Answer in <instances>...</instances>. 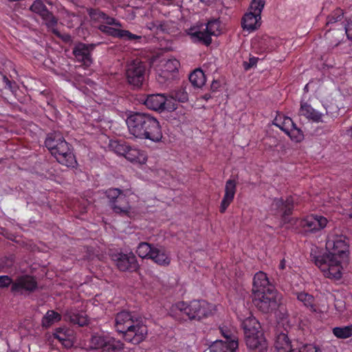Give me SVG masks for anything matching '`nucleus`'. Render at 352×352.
Wrapping results in <instances>:
<instances>
[{"label": "nucleus", "mask_w": 352, "mask_h": 352, "mask_svg": "<svg viewBox=\"0 0 352 352\" xmlns=\"http://www.w3.org/2000/svg\"><path fill=\"white\" fill-rule=\"evenodd\" d=\"M265 4V0H252L249 10L256 13L257 15H261Z\"/></svg>", "instance_id": "obj_47"}, {"label": "nucleus", "mask_w": 352, "mask_h": 352, "mask_svg": "<svg viewBox=\"0 0 352 352\" xmlns=\"http://www.w3.org/2000/svg\"><path fill=\"white\" fill-rule=\"evenodd\" d=\"M294 207V201L289 196L284 201L283 199L274 198L270 205V210L274 215L281 214L283 217L289 216L292 214Z\"/></svg>", "instance_id": "obj_16"}, {"label": "nucleus", "mask_w": 352, "mask_h": 352, "mask_svg": "<svg viewBox=\"0 0 352 352\" xmlns=\"http://www.w3.org/2000/svg\"><path fill=\"white\" fill-rule=\"evenodd\" d=\"M245 340L249 352H267V342L263 332L246 336Z\"/></svg>", "instance_id": "obj_17"}, {"label": "nucleus", "mask_w": 352, "mask_h": 352, "mask_svg": "<svg viewBox=\"0 0 352 352\" xmlns=\"http://www.w3.org/2000/svg\"><path fill=\"white\" fill-rule=\"evenodd\" d=\"M30 10L40 16L48 10L45 5L41 0L34 1L30 7Z\"/></svg>", "instance_id": "obj_44"}, {"label": "nucleus", "mask_w": 352, "mask_h": 352, "mask_svg": "<svg viewBox=\"0 0 352 352\" xmlns=\"http://www.w3.org/2000/svg\"><path fill=\"white\" fill-rule=\"evenodd\" d=\"M63 344H64L67 347H69L72 346V342L70 341V344H68V342H61Z\"/></svg>", "instance_id": "obj_61"}, {"label": "nucleus", "mask_w": 352, "mask_h": 352, "mask_svg": "<svg viewBox=\"0 0 352 352\" xmlns=\"http://www.w3.org/2000/svg\"><path fill=\"white\" fill-rule=\"evenodd\" d=\"M344 34L349 40L352 41V19L346 25H344Z\"/></svg>", "instance_id": "obj_52"}, {"label": "nucleus", "mask_w": 352, "mask_h": 352, "mask_svg": "<svg viewBox=\"0 0 352 352\" xmlns=\"http://www.w3.org/2000/svg\"><path fill=\"white\" fill-rule=\"evenodd\" d=\"M190 311L188 302L179 301L171 306L170 314L175 320H189Z\"/></svg>", "instance_id": "obj_22"}, {"label": "nucleus", "mask_w": 352, "mask_h": 352, "mask_svg": "<svg viewBox=\"0 0 352 352\" xmlns=\"http://www.w3.org/2000/svg\"><path fill=\"white\" fill-rule=\"evenodd\" d=\"M219 87H220V82H219L218 80H213L211 84L210 89L212 91H216L219 89Z\"/></svg>", "instance_id": "obj_56"}, {"label": "nucleus", "mask_w": 352, "mask_h": 352, "mask_svg": "<svg viewBox=\"0 0 352 352\" xmlns=\"http://www.w3.org/2000/svg\"><path fill=\"white\" fill-rule=\"evenodd\" d=\"M45 146L56 162L67 168H75L78 163L72 146L69 144L58 131L47 134Z\"/></svg>", "instance_id": "obj_3"}, {"label": "nucleus", "mask_w": 352, "mask_h": 352, "mask_svg": "<svg viewBox=\"0 0 352 352\" xmlns=\"http://www.w3.org/2000/svg\"><path fill=\"white\" fill-rule=\"evenodd\" d=\"M149 259L158 265L164 267L168 266L171 261V258L166 250L157 246H155Z\"/></svg>", "instance_id": "obj_26"}, {"label": "nucleus", "mask_w": 352, "mask_h": 352, "mask_svg": "<svg viewBox=\"0 0 352 352\" xmlns=\"http://www.w3.org/2000/svg\"><path fill=\"white\" fill-rule=\"evenodd\" d=\"M297 298L298 300L302 302L305 307L309 308L311 311L316 313L320 312V310L316 307L314 303L315 299L312 295L301 292L298 294Z\"/></svg>", "instance_id": "obj_36"}, {"label": "nucleus", "mask_w": 352, "mask_h": 352, "mask_svg": "<svg viewBox=\"0 0 352 352\" xmlns=\"http://www.w3.org/2000/svg\"><path fill=\"white\" fill-rule=\"evenodd\" d=\"M211 98L210 94H206L204 96H203V98L206 100H209Z\"/></svg>", "instance_id": "obj_60"}, {"label": "nucleus", "mask_w": 352, "mask_h": 352, "mask_svg": "<svg viewBox=\"0 0 352 352\" xmlns=\"http://www.w3.org/2000/svg\"><path fill=\"white\" fill-rule=\"evenodd\" d=\"M144 104L151 110L163 111L168 110L169 111H174L177 109L176 104H171V101L168 100L163 94H151L146 97Z\"/></svg>", "instance_id": "obj_11"}, {"label": "nucleus", "mask_w": 352, "mask_h": 352, "mask_svg": "<svg viewBox=\"0 0 352 352\" xmlns=\"http://www.w3.org/2000/svg\"><path fill=\"white\" fill-rule=\"evenodd\" d=\"M253 302L260 311L271 314L279 307L280 296L274 287H269L266 292L254 295Z\"/></svg>", "instance_id": "obj_5"}, {"label": "nucleus", "mask_w": 352, "mask_h": 352, "mask_svg": "<svg viewBox=\"0 0 352 352\" xmlns=\"http://www.w3.org/2000/svg\"><path fill=\"white\" fill-rule=\"evenodd\" d=\"M146 64L136 58L128 62L125 68V77L129 85L133 88L142 87L146 77Z\"/></svg>", "instance_id": "obj_7"}, {"label": "nucleus", "mask_w": 352, "mask_h": 352, "mask_svg": "<svg viewBox=\"0 0 352 352\" xmlns=\"http://www.w3.org/2000/svg\"><path fill=\"white\" fill-rule=\"evenodd\" d=\"M344 26L333 27L327 29L324 38L327 44L328 50L333 51L344 38Z\"/></svg>", "instance_id": "obj_18"}, {"label": "nucleus", "mask_w": 352, "mask_h": 352, "mask_svg": "<svg viewBox=\"0 0 352 352\" xmlns=\"http://www.w3.org/2000/svg\"><path fill=\"white\" fill-rule=\"evenodd\" d=\"M109 203L113 211L123 216H129L131 206L129 201L127 191L119 188H109L105 191Z\"/></svg>", "instance_id": "obj_6"}, {"label": "nucleus", "mask_w": 352, "mask_h": 352, "mask_svg": "<svg viewBox=\"0 0 352 352\" xmlns=\"http://www.w3.org/2000/svg\"><path fill=\"white\" fill-rule=\"evenodd\" d=\"M65 320L68 321L79 327H84L88 324L89 320L87 314L74 309H67L65 314Z\"/></svg>", "instance_id": "obj_24"}, {"label": "nucleus", "mask_w": 352, "mask_h": 352, "mask_svg": "<svg viewBox=\"0 0 352 352\" xmlns=\"http://www.w3.org/2000/svg\"><path fill=\"white\" fill-rule=\"evenodd\" d=\"M3 80L6 83V86L8 87V88L11 89H12V82H11V80H10L6 76H3Z\"/></svg>", "instance_id": "obj_57"}, {"label": "nucleus", "mask_w": 352, "mask_h": 352, "mask_svg": "<svg viewBox=\"0 0 352 352\" xmlns=\"http://www.w3.org/2000/svg\"><path fill=\"white\" fill-rule=\"evenodd\" d=\"M112 261L120 271L133 272L139 269V263L132 252H116L111 255Z\"/></svg>", "instance_id": "obj_9"}, {"label": "nucleus", "mask_w": 352, "mask_h": 352, "mask_svg": "<svg viewBox=\"0 0 352 352\" xmlns=\"http://www.w3.org/2000/svg\"><path fill=\"white\" fill-rule=\"evenodd\" d=\"M189 304V320H200L212 313V306L204 300H193Z\"/></svg>", "instance_id": "obj_13"}, {"label": "nucleus", "mask_w": 352, "mask_h": 352, "mask_svg": "<svg viewBox=\"0 0 352 352\" xmlns=\"http://www.w3.org/2000/svg\"><path fill=\"white\" fill-rule=\"evenodd\" d=\"M156 30L167 32V23L166 21H156Z\"/></svg>", "instance_id": "obj_55"}, {"label": "nucleus", "mask_w": 352, "mask_h": 352, "mask_svg": "<svg viewBox=\"0 0 352 352\" xmlns=\"http://www.w3.org/2000/svg\"><path fill=\"white\" fill-rule=\"evenodd\" d=\"M294 344L288 337L287 332L276 333L274 347L277 352H294Z\"/></svg>", "instance_id": "obj_21"}, {"label": "nucleus", "mask_w": 352, "mask_h": 352, "mask_svg": "<svg viewBox=\"0 0 352 352\" xmlns=\"http://www.w3.org/2000/svg\"><path fill=\"white\" fill-rule=\"evenodd\" d=\"M41 19L44 21L46 27L51 30L53 34H54L57 36H60V32L56 28L58 24V19L53 14L52 12L49 10L43 14V15L41 16Z\"/></svg>", "instance_id": "obj_32"}, {"label": "nucleus", "mask_w": 352, "mask_h": 352, "mask_svg": "<svg viewBox=\"0 0 352 352\" xmlns=\"http://www.w3.org/2000/svg\"><path fill=\"white\" fill-rule=\"evenodd\" d=\"M96 46V45L93 43H77L73 48V54L74 55L76 61L86 67L90 66L93 62L91 52L94 51Z\"/></svg>", "instance_id": "obj_15"}, {"label": "nucleus", "mask_w": 352, "mask_h": 352, "mask_svg": "<svg viewBox=\"0 0 352 352\" xmlns=\"http://www.w3.org/2000/svg\"><path fill=\"white\" fill-rule=\"evenodd\" d=\"M179 63L176 59H169L163 65L160 76L168 78L169 74L177 71Z\"/></svg>", "instance_id": "obj_37"}, {"label": "nucleus", "mask_w": 352, "mask_h": 352, "mask_svg": "<svg viewBox=\"0 0 352 352\" xmlns=\"http://www.w3.org/2000/svg\"><path fill=\"white\" fill-rule=\"evenodd\" d=\"M210 352H235L237 349H232L222 340H216L210 346Z\"/></svg>", "instance_id": "obj_40"}, {"label": "nucleus", "mask_w": 352, "mask_h": 352, "mask_svg": "<svg viewBox=\"0 0 352 352\" xmlns=\"http://www.w3.org/2000/svg\"><path fill=\"white\" fill-rule=\"evenodd\" d=\"M37 288V282L34 277L30 275L18 276L13 282L10 292L14 295H23L34 292Z\"/></svg>", "instance_id": "obj_10"}, {"label": "nucleus", "mask_w": 352, "mask_h": 352, "mask_svg": "<svg viewBox=\"0 0 352 352\" xmlns=\"http://www.w3.org/2000/svg\"><path fill=\"white\" fill-rule=\"evenodd\" d=\"M287 135L291 138L292 141L296 142H300L304 139V134L302 131L296 126V124L294 123V126L291 127V131Z\"/></svg>", "instance_id": "obj_43"}, {"label": "nucleus", "mask_w": 352, "mask_h": 352, "mask_svg": "<svg viewBox=\"0 0 352 352\" xmlns=\"http://www.w3.org/2000/svg\"><path fill=\"white\" fill-rule=\"evenodd\" d=\"M126 123L130 134L136 138L159 142L163 138L160 122L150 113L131 112Z\"/></svg>", "instance_id": "obj_2"}, {"label": "nucleus", "mask_w": 352, "mask_h": 352, "mask_svg": "<svg viewBox=\"0 0 352 352\" xmlns=\"http://www.w3.org/2000/svg\"><path fill=\"white\" fill-rule=\"evenodd\" d=\"M300 114L314 122H322L324 114L314 109L307 103H302L300 108Z\"/></svg>", "instance_id": "obj_28"}, {"label": "nucleus", "mask_w": 352, "mask_h": 352, "mask_svg": "<svg viewBox=\"0 0 352 352\" xmlns=\"http://www.w3.org/2000/svg\"><path fill=\"white\" fill-rule=\"evenodd\" d=\"M129 144L122 140H111L109 143V148L119 155L124 156Z\"/></svg>", "instance_id": "obj_38"}, {"label": "nucleus", "mask_w": 352, "mask_h": 352, "mask_svg": "<svg viewBox=\"0 0 352 352\" xmlns=\"http://www.w3.org/2000/svg\"><path fill=\"white\" fill-rule=\"evenodd\" d=\"M12 278L8 275L0 276V288H6L12 286L13 283Z\"/></svg>", "instance_id": "obj_51"}, {"label": "nucleus", "mask_w": 352, "mask_h": 352, "mask_svg": "<svg viewBox=\"0 0 352 352\" xmlns=\"http://www.w3.org/2000/svg\"><path fill=\"white\" fill-rule=\"evenodd\" d=\"M344 16V12L340 8L334 10L327 18L326 29H331L333 27L344 26V24L341 23Z\"/></svg>", "instance_id": "obj_31"}, {"label": "nucleus", "mask_w": 352, "mask_h": 352, "mask_svg": "<svg viewBox=\"0 0 352 352\" xmlns=\"http://www.w3.org/2000/svg\"><path fill=\"white\" fill-rule=\"evenodd\" d=\"M189 80L195 87L201 88L205 85L206 79L201 69H195L189 76Z\"/></svg>", "instance_id": "obj_35"}, {"label": "nucleus", "mask_w": 352, "mask_h": 352, "mask_svg": "<svg viewBox=\"0 0 352 352\" xmlns=\"http://www.w3.org/2000/svg\"><path fill=\"white\" fill-rule=\"evenodd\" d=\"M293 120L287 116H278L274 120V124L284 131L286 134L291 131V127L294 126Z\"/></svg>", "instance_id": "obj_34"}, {"label": "nucleus", "mask_w": 352, "mask_h": 352, "mask_svg": "<svg viewBox=\"0 0 352 352\" xmlns=\"http://www.w3.org/2000/svg\"><path fill=\"white\" fill-rule=\"evenodd\" d=\"M258 58L256 57H251L249 59V62L243 63V67L245 70L250 69L253 66L256 65Z\"/></svg>", "instance_id": "obj_53"}, {"label": "nucleus", "mask_w": 352, "mask_h": 352, "mask_svg": "<svg viewBox=\"0 0 352 352\" xmlns=\"http://www.w3.org/2000/svg\"><path fill=\"white\" fill-rule=\"evenodd\" d=\"M327 222V218L323 216L311 214L300 220V226L305 232L314 233L324 228Z\"/></svg>", "instance_id": "obj_14"}, {"label": "nucleus", "mask_w": 352, "mask_h": 352, "mask_svg": "<svg viewBox=\"0 0 352 352\" xmlns=\"http://www.w3.org/2000/svg\"><path fill=\"white\" fill-rule=\"evenodd\" d=\"M147 333V327L141 320L135 318L133 327L124 333L123 338L129 343L138 344L144 340Z\"/></svg>", "instance_id": "obj_12"}, {"label": "nucleus", "mask_w": 352, "mask_h": 352, "mask_svg": "<svg viewBox=\"0 0 352 352\" xmlns=\"http://www.w3.org/2000/svg\"><path fill=\"white\" fill-rule=\"evenodd\" d=\"M204 25L194 26L188 29V34L193 42L200 43L206 46L212 43V36H217L221 34V21L219 19H210Z\"/></svg>", "instance_id": "obj_4"}, {"label": "nucleus", "mask_w": 352, "mask_h": 352, "mask_svg": "<svg viewBox=\"0 0 352 352\" xmlns=\"http://www.w3.org/2000/svg\"><path fill=\"white\" fill-rule=\"evenodd\" d=\"M219 329L221 336L226 339L224 342L231 345L232 349H238V336L236 329L230 324H226L220 325Z\"/></svg>", "instance_id": "obj_23"}, {"label": "nucleus", "mask_w": 352, "mask_h": 352, "mask_svg": "<svg viewBox=\"0 0 352 352\" xmlns=\"http://www.w3.org/2000/svg\"><path fill=\"white\" fill-rule=\"evenodd\" d=\"M261 15H257L256 13L250 11L242 19V27L249 31L255 30L261 25Z\"/></svg>", "instance_id": "obj_29"}, {"label": "nucleus", "mask_w": 352, "mask_h": 352, "mask_svg": "<svg viewBox=\"0 0 352 352\" xmlns=\"http://www.w3.org/2000/svg\"><path fill=\"white\" fill-rule=\"evenodd\" d=\"M69 332L65 328H57L54 333V337L60 342H67L70 344V340L68 339Z\"/></svg>", "instance_id": "obj_45"}, {"label": "nucleus", "mask_w": 352, "mask_h": 352, "mask_svg": "<svg viewBox=\"0 0 352 352\" xmlns=\"http://www.w3.org/2000/svg\"><path fill=\"white\" fill-rule=\"evenodd\" d=\"M285 268V260L282 259L279 264V269L280 270H284Z\"/></svg>", "instance_id": "obj_58"}, {"label": "nucleus", "mask_w": 352, "mask_h": 352, "mask_svg": "<svg viewBox=\"0 0 352 352\" xmlns=\"http://www.w3.org/2000/svg\"><path fill=\"white\" fill-rule=\"evenodd\" d=\"M89 343L91 349H102L103 352H118L124 348L122 341L110 336L94 335Z\"/></svg>", "instance_id": "obj_8"}, {"label": "nucleus", "mask_w": 352, "mask_h": 352, "mask_svg": "<svg viewBox=\"0 0 352 352\" xmlns=\"http://www.w3.org/2000/svg\"><path fill=\"white\" fill-rule=\"evenodd\" d=\"M124 157L129 161L135 163H145L146 157L143 151L141 150L128 146Z\"/></svg>", "instance_id": "obj_30"}, {"label": "nucleus", "mask_w": 352, "mask_h": 352, "mask_svg": "<svg viewBox=\"0 0 352 352\" xmlns=\"http://www.w3.org/2000/svg\"><path fill=\"white\" fill-rule=\"evenodd\" d=\"M103 21L108 25H114L116 26L121 27V23L119 21H117L113 17L109 16L107 14H105Z\"/></svg>", "instance_id": "obj_54"}, {"label": "nucleus", "mask_w": 352, "mask_h": 352, "mask_svg": "<svg viewBox=\"0 0 352 352\" xmlns=\"http://www.w3.org/2000/svg\"><path fill=\"white\" fill-rule=\"evenodd\" d=\"M241 327L244 331L245 337L248 335H254L257 332H263L260 330L261 325L255 317L250 314V316L244 319H241Z\"/></svg>", "instance_id": "obj_27"}, {"label": "nucleus", "mask_w": 352, "mask_h": 352, "mask_svg": "<svg viewBox=\"0 0 352 352\" xmlns=\"http://www.w3.org/2000/svg\"><path fill=\"white\" fill-rule=\"evenodd\" d=\"M326 114H327V115L329 114V112L327 110H326Z\"/></svg>", "instance_id": "obj_63"}, {"label": "nucleus", "mask_w": 352, "mask_h": 352, "mask_svg": "<svg viewBox=\"0 0 352 352\" xmlns=\"http://www.w3.org/2000/svg\"><path fill=\"white\" fill-rule=\"evenodd\" d=\"M62 318L60 314L54 310H48L41 320V326L47 329L55 322H59Z\"/></svg>", "instance_id": "obj_33"}, {"label": "nucleus", "mask_w": 352, "mask_h": 352, "mask_svg": "<svg viewBox=\"0 0 352 352\" xmlns=\"http://www.w3.org/2000/svg\"><path fill=\"white\" fill-rule=\"evenodd\" d=\"M3 267H1L0 265V273L3 272Z\"/></svg>", "instance_id": "obj_62"}, {"label": "nucleus", "mask_w": 352, "mask_h": 352, "mask_svg": "<svg viewBox=\"0 0 352 352\" xmlns=\"http://www.w3.org/2000/svg\"><path fill=\"white\" fill-rule=\"evenodd\" d=\"M294 352H322L320 349L314 344H305L300 349H296Z\"/></svg>", "instance_id": "obj_50"}, {"label": "nucleus", "mask_w": 352, "mask_h": 352, "mask_svg": "<svg viewBox=\"0 0 352 352\" xmlns=\"http://www.w3.org/2000/svg\"><path fill=\"white\" fill-rule=\"evenodd\" d=\"M201 1H204V0H200Z\"/></svg>", "instance_id": "obj_64"}, {"label": "nucleus", "mask_w": 352, "mask_h": 352, "mask_svg": "<svg viewBox=\"0 0 352 352\" xmlns=\"http://www.w3.org/2000/svg\"><path fill=\"white\" fill-rule=\"evenodd\" d=\"M333 333L338 338H349L352 336V324L349 326L334 327L333 329Z\"/></svg>", "instance_id": "obj_42"}, {"label": "nucleus", "mask_w": 352, "mask_h": 352, "mask_svg": "<svg viewBox=\"0 0 352 352\" xmlns=\"http://www.w3.org/2000/svg\"><path fill=\"white\" fill-rule=\"evenodd\" d=\"M188 86H182L177 90L171 92L170 98L180 102H185L188 100Z\"/></svg>", "instance_id": "obj_41"}, {"label": "nucleus", "mask_w": 352, "mask_h": 352, "mask_svg": "<svg viewBox=\"0 0 352 352\" xmlns=\"http://www.w3.org/2000/svg\"><path fill=\"white\" fill-rule=\"evenodd\" d=\"M87 12L91 19L96 22H102L105 16V13L98 9L89 8Z\"/></svg>", "instance_id": "obj_46"}, {"label": "nucleus", "mask_w": 352, "mask_h": 352, "mask_svg": "<svg viewBox=\"0 0 352 352\" xmlns=\"http://www.w3.org/2000/svg\"><path fill=\"white\" fill-rule=\"evenodd\" d=\"M269 287H274L270 284L267 274L263 272H257L253 278L252 292L254 295L266 292Z\"/></svg>", "instance_id": "obj_25"}, {"label": "nucleus", "mask_w": 352, "mask_h": 352, "mask_svg": "<svg viewBox=\"0 0 352 352\" xmlns=\"http://www.w3.org/2000/svg\"><path fill=\"white\" fill-rule=\"evenodd\" d=\"M326 248L329 253L317 255L311 252L310 259L325 277L339 280L342 277L341 263L348 258V239L339 229L335 228L327 235Z\"/></svg>", "instance_id": "obj_1"}, {"label": "nucleus", "mask_w": 352, "mask_h": 352, "mask_svg": "<svg viewBox=\"0 0 352 352\" xmlns=\"http://www.w3.org/2000/svg\"><path fill=\"white\" fill-rule=\"evenodd\" d=\"M156 21H153L149 23V25L148 26V28L151 30H156Z\"/></svg>", "instance_id": "obj_59"}, {"label": "nucleus", "mask_w": 352, "mask_h": 352, "mask_svg": "<svg viewBox=\"0 0 352 352\" xmlns=\"http://www.w3.org/2000/svg\"><path fill=\"white\" fill-rule=\"evenodd\" d=\"M236 190V182L234 179H228L225 186V193L221 200L219 211L224 213L230 204L233 201Z\"/></svg>", "instance_id": "obj_20"}, {"label": "nucleus", "mask_w": 352, "mask_h": 352, "mask_svg": "<svg viewBox=\"0 0 352 352\" xmlns=\"http://www.w3.org/2000/svg\"><path fill=\"white\" fill-rule=\"evenodd\" d=\"M120 38H124L127 41L141 40L142 39L141 36H138V35L132 34L129 30H121Z\"/></svg>", "instance_id": "obj_49"}, {"label": "nucleus", "mask_w": 352, "mask_h": 352, "mask_svg": "<svg viewBox=\"0 0 352 352\" xmlns=\"http://www.w3.org/2000/svg\"><path fill=\"white\" fill-rule=\"evenodd\" d=\"M135 319H133L131 313L127 311H121L117 314L115 318V327L118 333H124L133 327Z\"/></svg>", "instance_id": "obj_19"}, {"label": "nucleus", "mask_w": 352, "mask_h": 352, "mask_svg": "<svg viewBox=\"0 0 352 352\" xmlns=\"http://www.w3.org/2000/svg\"><path fill=\"white\" fill-rule=\"evenodd\" d=\"M98 30H100L102 32L112 36L113 37L120 38L121 30L116 29L114 28H111L105 25H100L98 26Z\"/></svg>", "instance_id": "obj_48"}, {"label": "nucleus", "mask_w": 352, "mask_h": 352, "mask_svg": "<svg viewBox=\"0 0 352 352\" xmlns=\"http://www.w3.org/2000/svg\"><path fill=\"white\" fill-rule=\"evenodd\" d=\"M155 245L146 242H141L137 247L136 253L142 258H148L151 256Z\"/></svg>", "instance_id": "obj_39"}]
</instances>
